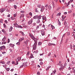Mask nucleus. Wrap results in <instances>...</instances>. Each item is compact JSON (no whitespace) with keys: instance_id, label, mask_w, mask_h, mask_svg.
I'll list each match as a JSON object with an SVG mask.
<instances>
[{"instance_id":"39","label":"nucleus","mask_w":75,"mask_h":75,"mask_svg":"<svg viewBox=\"0 0 75 75\" xmlns=\"http://www.w3.org/2000/svg\"><path fill=\"white\" fill-rule=\"evenodd\" d=\"M29 14L30 16H32V13L31 12H30L29 13Z\"/></svg>"},{"instance_id":"34","label":"nucleus","mask_w":75,"mask_h":75,"mask_svg":"<svg viewBox=\"0 0 75 75\" xmlns=\"http://www.w3.org/2000/svg\"><path fill=\"white\" fill-rule=\"evenodd\" d=\"M9 45L10 46H13V47H14V45H13V44H10Z\"/></svg>"},{"instance_id":"60","label":"nucleus","mask_w":75,"mask_h":75,"mask_svg":"<svg viewBox=\"0 0 75 75\" xmlns=\"http://www.w3.org/2000/svg\"><path fill=\"white\" fill-rule=\"evenodd\" d=\"M11 72H13V71H14V69H12L11 70Z\"/></svg>"},{"instance_id":"45","label":"nucleus","mask_w":75,"mask_h":75,"mask_svg":"<svg viewBox=\"0 0 75 75\" xmlns=\"http://www.w3.org/2000/svg\"><path fill=\"white\" fill-rule=\"evenodd\" d=\"M2 31L4 33V32H5V30H4V29H3L2 30Z\"/></svg>"},{"instance_id":"14","label":"nucleus","mask_w":75,"mask_h":75,"mask_svg":"<svg viewBox=\"0 0 75 75\" xmlns=\"http://www.w3.org/2000/svg\"><path fill=\"white\" fill-rule=\"evenodd\" d=\"M6 37L4 36V38L2 39V41H6Z\"/></svg>"},{"instance_id":"10","label":"nucleus","mask_w":75,"mask_h":75,"mask_svg":"<svg viewBox=\"0 0 75 75\" xmlns=\"http://www.w3.org/2000/svg\"><path fill=\"white\" fill-rule=\"evenodd\" d=\"M24 17V15L23 14L21 15L20 16V19H22V18H23Z\"/></svg>"},{"instance_id":"64","label":"nucleus","mask_w":75,"mask_h":75,"mask_svg":"<svg viewBox=\"0 0 75 75\" xmlns=\"http://www.w3.org/2000/svg\"><path fill=\"white\" fill-rule=\"evenodd\" d=\"M24 20H25V19L24 18H23V20L22 21V22H23V21H24Z\"/></svg>"},{"instance_id":"46","label":"nucleus","mask_w":75,"mask_h":75,"mask_svg":"<svg viewBox=\"0 0 75 75\" xmlns=\"http://www.w3.org/2000/svg\"><path fill=\"white\" fill-rule=\"evenodd\" d=\"M0 22L1 23H3V20L1 19L0 20Z\"/></svg>"},{"instance_id":"4","label":"nucleus","mask_w":75,"mask_h":75,"mask_svg":"<svg viewBox=\"0 0 75 75\" xmlns=\"http://www.w3.org/2000/svg\"><path fill=\"white\" fill-rule=\"evenodd\" d=\"M45 9V7H44V6H42L41 9L40 10L41 11V12H42V11H43Z\"/></svg>"},{"instance_id":"35","label":"nucleus","mask_w":75,"mask_h":75,"mask_svg":"<svg viewBox=\"0 0 75 75\" xmlns=\"http://www.w3.org/2000/svg\"><path fill=\"white\" fill-rule=\"evenodd\" d=\"M17 45H20V42H18L16 43Z\"/></svg>"},{"instance_id":"12","label":"nucleus","mask_w":75,"mask_h":75,"mask_svg":"<svg viewBox=\"0 0 75 75\" xmlns=\"http://www.w3.org/2000/svg\"><path fill=\"white\" fill-rule=\"evenodd\" d=\"M51 45H54V46H55V44L51 43H49L48 45L49 46H50Z\"/></svg>"},{"instance_id":"42","label":"nucleus","mask_w":75,"mask_h":75,"mask_svg":"<svg viewBox=\"0 0 75 75\" xmlns=\"http://www.w3.org/2000/svg\"><path fill=\"white\" fill-rule=\"evenodd\" d=\"M14 7L15 8V9H17V6L16 5H14Z\"/></svg>"},{"instance_id":"30","label":"nucleus","mask_w":75,"mask_h":75,"mask_svg":"<svg viewBox=\"0 0 75 75\" xmlns=\"http://www.w3.org/2000/svg\"><path fill=\"white\" fill-rule=\"evenodd\" d=\"M5 69L7 70V71H8L10 70V68H6Z\"/></svg>"},{"instance_id":"57","label":"nucleus","mask_w":75,"mask_h":75,"mask_svg":"<svg viewBox=\"0 0 75 75\" xmlns=\"http://www.w3.org/2000/svg\"><path fill=\"white\" fill-rule=\"evenodd\" d=\"M5 23H6V24L7 23V21L6 20L5 21Z\"/></svg>"},{"instance_id":"56","label":"nucleus","mask_w":75,"mask_h":75,"mask_svg":"<svg viewBox=\"0 0 75 75\" xmlns=\"http://www.w3.org/2000/svg\"><path fill=\"white\" fill-rule=\"evenodd\" d=\"M73 0H71L70 1V3H72V1H73Z\"/></svg>"},{"instance_id":"26","label":"nucleus","mask_w":75,"mask_h":75,"mask_svg":"<svg viewBox=\"0 0 75 75\" xmlns=\"http://www.w3.org/2000/svg\"><path fill=\"white\" fill-rule=\"evenodd\" d=\"M42 44V43L40 42H39L38 45H41Z\"/></svg>"},{"instance_id":"13","label":"nucleus","mask_w":75,"mask_h":75,"mask_svg":"<svg viewBox=\"0 0 75 75\" xmlns=\"http://www.w3.org/2000/svg\"><path fill=\"white\" fill-rule=\"evenodd\" d=\"M27 62H24V63H23V65L24 67H26V66H27Z\"/></svg>"},{"instance_id":"9","label":"nucleus","mask_w":75,"mask_h":75,"mask_svg":"<svg viewBox=\"0 0 75 75\" xmlns=\"http://www.w3.org/2000/svg\"><path fill=\"white\" fill-rule=\"evenodd\" d=\"M24 39V38L23 37L19 39V42H21V41H22Z\"/></svg>"},{"instance_id":"11","label":"nucleus","mask_w":75,"mask_h":75,"mask_svg":"<svg viewBox=\"0 0 75 75\" xmlns=\"http://www.w3.org/2000/svg\"><path fill=\"white\" fill-rule=\"evenodd\" d=\"M38 18V16L36 15L34 16L33 18L34 19H37Z\"/></svg>"},{"instance_id":"28","label":"nucleus","mask_w":75,"mask_h":75,"mask_svg":"<svg viewBox=\"0 0 75 75\" xmlns=\"http://www.w3.org/2000/svg\"><path fill=\"white\" fill-rule=\"evenodd\" d=\"M41 5H38L37 6L39 8H41Z\"/></svg>"},{"instance_id":"63","label":"nucleus","mask_w":75,"mask_h":75,"mask_svg":"<svg viewBox=\"0 0 75 75\" xmlns=\"http://www.w3.org/2000/svg\"><path fill=\"white\" fill-rule=\"evenodd\" d=\"M40 61H42V59H40L39 60Z\"/></svg>"},{"instance_id":"47","label":"nucleus","mask_w":75,"mask_h":75,"mask_svg":"<svg viewBox=\"0 0 75 75\" xmlns=\"http://www.w3.org/2000/svg\"><path fill=\"white\" fill-rule=\"evenodd\" d=\"M35 53H36L37 54V53H38V50H36V51H34V52Z\"/></svg>"},{"instance_id":"54","label":"nucleus","mask_w":75,"mask_h":75,"mask_svg":"<svg viewBox=\"0 0 75 75\" xmlns=\"http://www.w3.org/2000/svg\"><path fill=\"white\" fill-rule=\"evenodd\" d=\"M21 13H24V11H21Z\"/></svg>"},{"instance_id":"17","label":"nucleus","mask_w":75,"mask_h":75,"mask_svg":"<svg viewBox=\"0 0 75 75\" xmlns=\"http://www.w3.org/2000/svg\"><path fill=\"white\" fill-rule=\"evenodd\" d=\"M64 24L65 25L66 27H67V26H68V24L65 21L64 22Z\"/></svg>"},{"instance_id":"23","label":"nucleus","mask_w":75,"mask_h":75,"mask_svg":"<svg viewBox=\"0 0 75 75\" xmlns=\"http://www.w3.org/2000/svg\"><path fill=\"white\" fill-rule=\"evenodd\" d=\"M16 64H15L16 65H18V61L17 59H16Z\"/></svg>"},{"instance_id":"36","label":"nucleus","mask_w":75,"mask_h":75,"mask_svg":"<svg viewBox=\"0 0 75 75\" xmlns=\"http://www.w3.org/2000/svg\"><path fill=\"white\" fill-rule=\"evenodd\" d=\"M12 2V1H11V0H8V3H11Z\"/></svg>"},{"instance_id":"53","label":"nucleus","mask_w":75,"mask_h":75,"mask_svg":"<svg viewBox=\"0 0 75 75\" xmlns=\"http://www.w3.org/2000/svg\"><path fill=\"white\" fill-rule=\"evenodd\" d=\"M9 42H10V39H8V43Z\"/></svg>"},{"instance_id":"21","label":"nucleus","mask_w":75,"mask_h":75,"mask_svg":"<svg viewBox=\"0 0 75 75\" xmlns=\"http://www.w3.org/2000/svg\"><path fill=\"white\" fill-rule=\"evenodd\" d=\"M52 8V7H51V6H48V9H49V10H51Z\"/></svg>"},{"instance_id":"37","label":"nucleus","mask_w":75,"mask_h":75,"mask_svg":"<svg viewBox=\"0 0 75 75\" xmlns=\"http://www.w3.org/2000/svg\"><path fill=\"white\" fill-rule=\"evenodd\" d=\"M10 61H8L7 62V64H8V65H9V64H10Z\"/></svg>"},{"instance_id":"58","label":"nucleus","mask_w":75,"mask_h":75,"mask_svg":"<svg viewBox=\"0 0 75 75\" xmlns=\"http://www.w3.org/2000/svg\"><path fill=\"white\" fill-rule=\"evenodd\" d=\"M74 69V71H73V72L75 73V69Z\"/></svg>"},{"instance_id":"5","label":"nucleus","mask_w":75,"mask_h":75,"mask_svg":"<svg viewBox=\"0 0 75 75\" xmlns=\"http://www.w3.org/2000/svg\"><path fill=\"white\" fill-rule=\"evenodd\" d=\"M33 19H31L30 21L28 22V24H31L33 22Z\"/></svg>"},{"instance_id":"43","label":"nucleus","mask_w":75,"mask_h":75,"mask_svg":"<svg viewBox=\"0 0 75 75\" xmlns=\"http://www.w3.org/2000/svg\"><path fill=\"white\" fill-rule=\"evenodd\" d=\"M61 61H59V64H59V65H61Z\"/></svg>"},{"instance_id":"52","label":"nucleus","mask_w":75,"mask_h":75,"mask_svg":"<svg viewBox=\"0 0 75 75\" xmlns=\"http://www.w3.org/2000/svg\"><path fill=\"white\" fill-rule=\"evenodd\" d=\"M36 25V23H33V26H35V25Z\"/></svg>"},{"instance_id":"29","label":"nucleus","mask_w":75,"mask_h":75,"mask_svg":"<svg viewBox=\"0 0 75 75\" xmlns=\"http://www.w3.org/2000/svg\"><path fill=\"white\" fill-rule=\"evenodd\" d=\"M62 21H64V19H65V18H64V16H62Z\"/></svg>"},{"instance_id":"6","label":"nucleus","mask_w":75,"mask_h":75,"mask_svg":"<svg viewBox=\"0 0 75 75\" xmlns=\"http://www.w3.org/2000/svg\"><path fill=\"white\" fill-rule=\"evenodd\" d=\"M5 48H6V47L4 46H3L0 47V49H1V50H4Z\"/></svg>"},{"instance_id":"32","label":"nucleus","mask_w":75,"mask_h":75,"mask_svg":"<svg viewBox=\"0 0 75 75\" xmlns=\"http://www.w3.org/2000/svg\"><path fill=\"white\" fill-rule=\"evenodd\" d=\"M35 11L36 13H38V11L37 10V8H36L35 9Z\"/></svg>"},{"instance_id":"15","label":"nucleus","mask_w":75,"mask_h":75,"mask_svg":"<svg viewBox=\"0 0 75 75\" xmlns=\"http://www.w3.org/2000/svg\"><path fill=\"white\" fill-rule=\"evenodd\" d=\"M12 30H13V27L12 26H11L10 27V28L9 29V32H10V31H12Z\"/></svg>"},{"instance_id":"38","label":"nucleus","mask_w":75,"mask_h":75,"mask_svg":"<svg viewBox=\"0 0 75 75\" xmlns=\"http://www.w3.org/2000/svg\"><path fill=\"white\" fill-rule=\"evenodd\" d=\"M61 13H59L57 14V16H60L61 15Z\"/></svg>"},{"instance_id":"27","label":"nucleus","mask_w":75,"mask_h":75,"mask_svg":"<svg viewBox=\"0 0 75 75\" xmlns=\"http://www.w3.org/2000/svg\"><path fill=\"white\" fill-rule=\"evenodd\" d=\"M42 17V16H38V18L39 19V20H40V19H41V18Z\"/></svg>"},{"instance_id":"18","label":"nucleus","mask_w":75,"mask_h":75,"mask_svg":"<svg viewBox=\"0 0 75 75\" xmlns=\"http://www.w3.org/2000/svg\"><path fill=\"white\" fill-rule=\"evenodd\" d=\"M51 27L52 28V30H54V29H55V27L53 26V25H51Z\"/></svg>"},{"instance_id":"1","label":"nucleus","mask_w":75,"mask_h":75,"mask_svg":"<svg viewBox=\"0 0 75 75\" xmlns=\"http://www.w3.org/2000/svg\"><path fill=\"white\" fill-rule=\"evenodd\" d=\"M29 36L31 37L33 40H34L35 41V43L33 45V50H36V48H37V41L35 40V38L34 36V35H33L31 34H29Z\"/></svg>"},{"instance_id":"51","label":"nucleus","mask_w":75,"mask_h":75,"mask_svg":"<svg viewBox=\"0 0 75 75\" xmlns=\"http://www.w3.org/2000/svg\"><path fill=\"white\" fill-rule=\"evenodd\" d=\"M30 54V52H28L26 54L27 55H29V54Z\"/></svg>"},{"instance_id":"19","label":"nucleus","mask_w":75,"mask_h":75,"mask_svg":"<svg viewBox=\"0 0 75 75\" xmlns=\"http://www.w3.org/2000/svg\"><path fill=\"white\" fill-rule=\"evenodd\" d=\"M21 57H19L18 58V59H17V61H20V60H21Z\"/></svg>"},{"instance_id":"48","label":"nucleus","mask_w":75,"mask_h":75,"mask_svg":"<svg viewBox=\"0 0 75 75\" xmlns=\"http://www.w3.org/2000/svg\"><path fill=\"white\" fill-rule=\"evenodd\" d=\"M40 65H42V64H43V62H40Z\"/></svg>"},{"instance_id":"41","label":"nucleus","mask_w":75,"mask_h":75,"mask_svg":"<svg viewBox=\"0 0 75 75\" xmlns=\"http://www.w3.org/2000/svg\"><path fill=\"white\" fill-rule=\"evenodd\" d=\"M38 28H39V26L37 25L36 28V29L38 30Z\"/></svg>"},{"instance_id":"55","label":"nucleus","mask_w":75,"mask_h":75,"mask_svg":"<svg viewBox=\"0 0 75 75\" xmlns=\"http://www.w3.org/2000/svg\"><path fill=\"white\" fill-rule=\"evenodd\" d=\"M6 53L5 52H2V54H6Z\"/></svg>"},{"instance_id":"59","label":"nucleus","mask_w":75,"mask_h":75,"mask_svg":"<svg viewBox=\"0 0 75 75\" xmlns=\"http://www.w3.org/2000/svg\"><path fill=\"white\" fill-rule=\"evenodd\" d=\"M72 36H74V38L75 39V35L74 34H73Z\"/></svg>"},{"instance_id":"3","label":"nucleus","mask_w":75,"mask_h":75,"mask_svg":"<svg viewBox=\"0 0 75 75\" xmlns=\"http://www.w3.org/2000/svg\"><path fill=\"white\" fill-rule=\"evenodd\" d=\"M5 10H6V8H1L0 9V12L2 13H3V12H4Z\"/></svg>"},{"instance_id":"44","label":"nucleus","mask_w":75,"mask_h":75,"mask_svg":"<svg viewBox=\"0 0 75 75\" xmlns=\"http://www.w3.org/2000/svg\"><path fill=\"white\" fill-rule=\"evenodd\" d=\"M3 25L4 28H6V24H5V23H4Z\"/></svg>"},{"instance_id":"50","label":"nucleus","mask_w":75,"mask_h":75,"mask_svg":"<svg viewBox=\"0 0 75 75\" xmlns=\"http://www.w3.org/2000/svg\"><path fill=\"white\" fill-rule=\"evenodd\" d=\"M12 64H15V62H14V61H13L12 62Z\"/></svg>"},{"instance_id":"22","label":"nucleus","mask_w":75,"mask_h":75,"mask_svg":"<svg viewBox=\"0 0 75 75\" xmlns=\"http://www.w3.org/2000/svg\"><path fill=\"white\" fill-rule=\"evenodd\" d=\"M63 68H64V67H60V68H59V70H60V71H62V69H63Z\"/></svg>"},{"instance_id":"61","label":"nucleus","mask_w":75,"mask_h":75,"mask_svg":"<svg viewBox=\"0 0 75 75\" xmlns=\"http://www.w3.org/2000/svg\"><path fill=\"white\" fill-rule=\"evenodd\" d=\"M51 53H49L48 54V56L49 57V56H50L51 55Z\"/></svg>"},{"instance_id":"24","label":"nucleus","mask_w":75,"mask_h":75,"mask_svg":"<svg viewBox=\"0 0 75 75\" xmlns=\"http://www.w3.org/2000/svg\"><path fill=\"white\" fill-rule=\"evenodd\" d=\"M33 58V54H31L30 57V58Z\"/></svg>"},{"instance_id":"40","label":"nucleus","mask_w":75,"mask_h":75,"mask_svg":"<svg viewBox=\"0 0 75 75\" xmlns=\"http://www.w3.org/2000/svg\"><path fill=\"white\" fill-rule=\"evenodd\" d=\"M11 20H14V19H15V18H13V17H11Z\"/></svg>"},{"instance_id":"16","label":"nucleus","mask_w":75,"mask_h":75,"mask_svg":"<svg viewBox=\"0 0 75 75\" xmlns=\"http://www.w3.org/2000/svg\"><path fill=\"white\" fill-rule=\"evenodd\" d=\"M40 23V19H38L37 21H36V23L38 24V23Z\"/></svg>"},{"instance_id":"62","label":"nucleus","mask_w":75,"mask_h":75,"mask_svg":"<svg viewBox=\"0 0 75 75\" xmlns=\"http://www.w3.org/2000/svg\"><path fill=\"white\" fill-rule=\"evenodd\" d=\"M45 7H48V5L46 4L45 6Z\"/></svg>"},{"instance_id":"49","label":"nucleus","mask_w":75,"mask_h":75,"mask_svg":"<svg viewBox=\"0 0 75 75\" xmlns=\"http://www.w3.org/2000/svg\"><path fill=\"white\" fill-rule=\"evenodd\" d=\"M70 3H71V2H70V1H69L68 3L67 6H68V5H69V4H70Z\"/></svg>"},{"instance_id":"31","label":"nucleus","mask_w":75,"mask_h":75,"mask_svg":"<svg viewBox=\"0 0 75 75\" xmlns=\"http://www.w3.org/2000/svg\"><path fill=\"white\" fill-rule=\"evenodd\" d=\"M0 63H1L2 64H5V62H1Z\"/></svg>"},{"instance_id":"8","label":"nucleus","mask_w":75,"mask_h":75,"mask_svg":"<svg viewBox=\"0 0 75 75\" xmlns=\"http://www.w3.org/2000/svg\"><path fill=\"white\" fill-rule=\"evenodd\" d=\"M20 68H22L24 67V64L23 63H21L20 64Z\"/></svg>"},{"instance_id":"2","label":"nucleus","mask_w":75,"mask_h":75,"mask_svg":"<svg viewBox=\"0 0 75 75\" xmlns=\"http://www.w3.org/2000/svg\"><path fill=\"white\" fill-rule=\"evenodd\" d=\"M14 25L17 28H23V27H21V26H20L18 25L17 23H14Z\"/></svg>"},{"instance_id":"25","label":"nucleus","mask_w":75,"mask_h":75,"mask_svg":"<svg viewBox=\"0 0 75 75\" xmlns=\"http://www.w3.org/2000/svg\"><path fill=\"white\" fill-rule=\"evenodd\" d=\"M53 72L54 75H55V72H56V70L55 69L54 71H53Z\"/></svg>"},{"instance_id":"7","label":"nucleus","mask_w":75,"mask_h":75,"mask_svg":"<svg viewBox=\"0 0 75 75\" xmlns=\"http://www.w3.org/2000/svg\"><path fill=\"white\" fill-rule=\"evenodd\" d=\"M41 33L42 35H45V32L43 30H41Z\"/></svg>"},{"instance_id":"20","label":"nucleus","mask_w":75,"mask_h":75,"mask_svg":"<svg viewBox=\"0 0 75 75\" xmlns=\"http://www.w3.org/2000/svg\"><path fill=\"white\" fill-rule=\"evenodd\" d=\"M20 33H21L22 35H23V36H24V35H25V34H24V33L22 31H21L20 32Z\"/></svg>"},{"instance_id":"33","label":"nucleus","mask_w":75,"mask_h":75,"mask_svg":"<svg viewBox=\"0 0 75 75\" xmlns=\"http://www.w3.org/2000/svg\"><path fill=\"white\" fill-rule=\"evenodd\" d=\"M17 16V14L15 13V14H13V17H16Z\"/></svg>"}]
</instances>
